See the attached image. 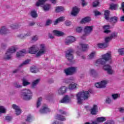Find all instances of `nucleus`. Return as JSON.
I'll return each instance as SVG.
<instances>
[{"instance_id": "nucleus-60", "label": "nucleus", "mask_w": 124, "mask_h": 124, "mask_svg": "<svg viewBox=\"0 0 124 124\" xmlns=\"http://www.w3.org/2000/svg\"><path fill=\"white\" fill-rule=\"evenodd\" d=\"M95 16H98V15H100V13L97 11H95L94 12Z\"/></svg>"}, {"instance_id": "nucleus-59", "label": "nucleus", "mask_w": 124, "mask_h": 124, "mask_svg": "<svg viewBox=\"0 0 124 124\" xmlns=\"http://www.w3.org/2000/svg\"><path fill=\"white\" fill-rule=\"evenodd\" d=\"M114 122L113 121H107L104 124H113Z\"/></svg>"}, {"instance_id": "nucleus-19", "label": "nucleus", "mask_w": 124, "mask_h": 124, "mask_svg": "<svg viewBox=\"0 0 124 124\" xmlns=\"http://www.w3.org/2000/svg\"><path fill=\"white\" fill-rule=\"evenodd\" d=\"M97 46L98 48H100L101 49H104V48H107V47L109 46V44L105 43H98L97 44Z\"/></svg>"}, {"instance_id": "nucleus-10", "label": "nucleus", "mask_w": 124, "mask_h": 124, "mask_svg": "<svg viewBox=\"0 0 124 124\" xmlns=\"http://www.w3.org/2000/svg\"><path fill=\"white\" fill-rule=\"evenodd\" d=\"M103 69L105 71H107V73L109 74V75H112L114 73V70H112V66L109 64L104 65Z\"/></svg>"}, {"instance_id": "nucleus-17", "label": "nucleus", "mask_w": 124, "mask_h": 124, "mask_svg": "<svg viewBox=\"0 0 124 124\" xmlns=\"http://www.w3.org/2000/svg\"><path fill=\"white\" fill-rule=\"evenodd\" d=\"M40 112L42 113H49V112H51V109L48 108L47 106H45L42 107L41 109H40Z\"/></svg>"}, {"instance_id": "nucleus-40", "label": "nucleus", "mask_w": 124, "mask_h": 124, "mask_svg": "<svg viewBox=\"0 0 124 124\" xmlns=\"http://www.w3.org/2000/svg\"><path fill=\"white\" fill-rule=\"evenodd\" d=\"M111 40L112 38L110 36L106 37L105 38V43H107L108 44V43H109V42H110V41H111Z\"/></svg>"}, {"instance_id": "nucleus-51", "label": "nucleus", "mask_w": 124, "mask_h": 124, "mask_svg": "<svg viewBox=\"0 0 124 124\" xmlns=\"http://www.w3.org/2000/svg\"><path fill=\"white\" fill-rule=\"evenodd\" d=\"M31 40L32 41H37L38 40V36H33L31 38Z\"/></svg>"}, {"instance_id": "nucleus-22", "label": "nucleus", "mask_w": 124, "mask_h": 124, "mask_svg": "<svg viewBox=\"0 0 124 124\" xmlns=\"http://www.w3.org/2000/svg\"><path fill=\"white\" fill-rule=\"evenodd\" d=\"M91 112L92 115H95L97 113V105H94L93 108L91 109Z\"/></svg>"}, {"instance_id": "nucleus-49", "label": "nucleus", "mask_w": 124, "mask_h": 124, "mask_svg": "<svg viewBox=\"0 0 124 124\" xmlns=\"http://www.w3.org/2000/svg\"><path fill=\"white\" fill-rule=\"evenodd\" d=\"M106 103H107V104H110V103H111V102H112V100H111V99L108 97L105 101Z\"/></svg>"}, {"instance_id": "nucleus-20", "label": "nucleus", "mask_w": 124, "mask_h": 124, "mask_svg": "<svg viewBox=\"0 0 124 124\" xmlns=\"http://www.w3.org/2000/svg\"><path fill=\"white\" fill-rule=\"evenodd\" d=\"M66 93V87L65 86L61 87L58 90V93L59 94H63V93Z\"/></svg>"}, {"instance_id": "nucleus-35", "label": "nucleus", "mask_w": 124, "mask_h": 124, "mask_svg": "<svg viewBox=\"0 0 124 124\" xmlns=\"http://www.w3.org/2000/svg\"><path fill=\"white\" fill-rule=\"evenodd\" d=\"M51 8V5L46 4L43 6V9L45 11H48Z\"/></svg>"}, {"instance_id": "nucleus-38", "label": "nucleus", "mask_w": 124, "mask_h": 124, "mask_svg": "<svg viewBox=\"0 0 124 124\" xmlns=\"http://www.w3.org/2000/svg\"><path fill=\"white\" fill-rule=\"evenodd\" d=\"M105 121H106V118L105 117H98L97 118V122L99 123H102L105 122Z\"/></svg>"}, {"instance_id": "nucleus-23", "label": "nucleus", "mask_w": 124, "mask_h": 124, "mask_svg": "<svg viewBox=\"0 0 124 124\" xmlns=\"http://www.w3.org/2000/svg\"><path fill=\"white\" fill-rule=\"evenodd\" d=\"M80 47H81L82 50L83 51H87L89 48V46L86 45L83 43H80L79 44Z\"/></svg>"}, {"instance_id": "nucleus-8", "label": "nucleus", "mask_w": 124, "mask_h": 124, "mask_svg": "<svg viewBox=\"0 0 124 124\" xmlns=\"http://www.w3.org/2000/svg\"><path fill=\"white\" fill-rule=\"evenodd\" d=\"M93 31V26H86L84 28V34L83 35V36L81 37V38L82 39H85V36H88L91 32H92V31Z\"/></svg>"}, {"instance_id": "nucleus-14", "label": "nucleus", "mask_w": 124, "mask_h": 124, "mask_svg": "<svg viewBox=\"0 0 124 124\" xmlns=\"http://www.w3.org/2000/svg\"><path fill=\"white\" fill-rule=\"evenodd\" d=\"M75 41H76L75 37L73 36H69L66 38L65 43L66 45H68L69 44H70V43H72Z\"/></svg>"}, {"instance_id": "nucleus-63", "label": "nucleus", "mask_w": 124, "mask_h": 124, "mask_svg": "<svg viewBox=\"0 0 124 124\" xmlns=\"http://www.w3.org/2000/svg\"><path fill=\"white\" fill-rule=\"evenodd\" d=\"M119 111L121 112V113H124V108H119Z\"/></svg>"}, {"instance_id": "nucleus-13", "label": "nucleus", "mask_w": 124, "mask_h": 124, "mask_svg": "<svg viewBox=\"0 0 124 124\" xmlns=\"http://www.w3.org/2000/svg\"><path fill=\"white\" fill-rule=\"evenodd\" d=\"M59 111L60 113H62V115H57L56 117V118L57 120H59V121H62V122H64V121H65V117L63 116V115L65 114V112L62 111V110H60Z\"/></svg>"}, {"instance_id": "nucleus-4", "label": "nucleus", "mask_w": 124, "mask_h": 124, "mask_svg": "<svg viewBox=\"0 0 124 124\" xmlns=\"http://www.w3.org/2000/svg\"><path fill=\"white\" fill-rule=\"evenodd\" d=\"M20 96L24 100H30L32 98V92L29 89L22 90L20 92Z\"/></svg>"}, {"instance_id": "nucleus-33", "label": "nucleus", "mask_w": 124, "mask_h": 124, "mask_svg": "<svg viewBox=\"0 0 124 124\" xmlns=\"http://www.w3.org/2000/svg\"><path fill=\"white\" fill-rule=\"evenodd\" d=\"M31 35V33H28L27 34H20L18 35L19 37L21 39H25L27 36H30Z\"/></svg>"}, {"instance_id": "nucleus-9", "label": "nucleus", "mask_w": 124, "mask_h": 124, "mask_svg": "<svg viewBox=\"0 0 124 124\" xmlns=\"http://www.w3.org/2000/svg\"><path fill=\"white\" fill-rule=\"evenodd\" d=\"M74 98V95L72 94L70 96L67 95H65L64 97L60 101L61 103H69L71 102V98Z\"/></svg>"}, {"instance_id": "nucleus-41", "label": "nucleus", "mask_w": 124, "mask_h": 124, "mask_svg": "<svg viewBox=\"0 0 124 124\" xmlns=\"http://www.w3.org/2000/svg\"><path fill=\"white\" fill-rule=\"evenodd\" d=\"M118 6L117 4H112L110 5V9L112 10H116Z\"/></svg>"}, {"instance_id": "nucleus-24", "label": "nucleus", "mask_w": 124, "mask_h": 124, "mask_svg": "<svg viewBox=\"0 0 124 124\" xmlns=\"http://www.w3.org/2000/svg\"><path fill=\"white\" fill-rule=\"evenodd\" d=\"M103 29L104 30V32L105 33H109V32H110L111 31H110L109 29H110V25H106L103 26Z\"/></svg>"}, {"instance_id": "nucleus-58", "label": "nucleus", "mask_w": 124, "mask_h": 124, "mask_svg": "<svg viewBox=\"0 0 124 124\" xmlns=\"http://www.w3.org/2000/svg\"><path fill=\"white\" fill-rule=\"evenodd\" d=\"M31 116L29 115V116L27 117V120H26V122H30V121H31Z\"/></svg>"}, {"instance_id": "nucleus-2", "label": "nucleus", "mask_w": 124, "mask_h": 124, "mask_svg": "<svg viewBox=\"0 0 124 124\" xmlns=\"http://www.w3.org/2000/svg\"><path fill=\"white\" fill-rule=\"evenodd\" d=\"M102 58L96 60L94 62V65L98 66L100 64L103 65L106 63V62L112 60V52L108 51L107 53L101 56Z\"/></svg>"}, {"instance_id": "nucleus-64", "label": "nucleus", "mask_w": 124, "mask_h": 124, "mask_svg": "<svg viewBox=\"0 0 124 124\" xmlns=\"http://www.w3.org/2000/svg\"><path fill=\"white\" fill-rule=\"evenodd\" d=\"M122 9L124 13V2L122 3Z\"/></svg>"}, {"instance_id": "nucleus-52", "label": "nucleus", "mask_w": 124, "mask_h": 124, "mask_svg": "<svg viewBox=\"0 0 124 124\" xmlns=\"http://www.w3.org/2000/svg\"><path fill=\"white\" fill-rule=\"evenodd\" d=\"M14 86L15 87V88H22V85L18 83H15L14 84Z\"/></svg>"}, {"instance_id": "nucleus-16", "label": "nucleus", "mask_w": 124, "mask_h": 124, "mask_svg": "<svg viewBox=\"0 0 124 124\" xmlns=\"http://www.w3.org/2000/svg\"><path fill=\"white\" fill-rule=\"evenodd\" d=\"M9 32V31L7 29V28L5 26H2L0 28V34H1L2 35L3 34H7Z\"/></svg>"}, {"instance_id": "nucleus-42", "label": "nucleus", "mask_w": 124, "mask_h": 124, "mask_svg": "<svg viewBox=\"0 0 124 124\" xmlns=\"http://www.w3.org/2000/svg\"><path fill=\"white\" fill-rule=\"evenodd\" d=\"M111 96L114 100H116L117 98L120 97V94H113L111 95Z\"/></svg>"}, {"instance_id": "nucleus-12", "label": "nucleus", "mask_w": 124, "mask_h": 124, "mask_svg": "<svg viewBox=\"0 0 124 124\" xmlns=\"http://www.w3.org/2000/svg\"><path fill=\"white\" fill-rule=\"evenodd\" d=\"M73 50L70 49L66 52V58L69 61H72L73 60Z\"/></svg>"}, {"instance_id": "nucleus-44", "label": "nucleus", "mask_w": 124, "mask_h": 124, "mask_svg": "<svg viewBox=\"0 0 124 124\" xmlns=\"http://www.w3.org/2000/svg\"><path fill=\"white\" fill-rule=\"evenodd\" d=\"M99 4V1L98 0H95V1L93 3V7H96Z\"/></svg>"}, {"instance_id": "nucleus-34", "label": "nucleus", "mask_w": 124, "mask_h": 124, "mask_svg": "<svg viewBox=\"0 0 124 124\" xmlns=\"http://www.w3.org/2000/svg\"><path fill=\"white\" fill-rule=\"evenodd\" d=\"M77 88V84L73 83L69 85V90H74V89H76Z\"/></svg>"}, {"instance_id": "nucleus-28", "label": "nucleus", "mask_w": 124, "mask_h": 124, "mask_svg": "<svg viewBox=\"0 0 124 124\" xmlns=\"http://www.w3.org/2000/svg\"><path fill=\"white\" fill-rule=\"evenodd\" d=\"M91 19L90 17H86L81 20L80 21L81 24H86V23H88V22H90Z\"/></svg>"}, {"instance_id": "nucleus-21", "label": "nucleus", "mask_w": 124, "mask_h": 124, "mask_svg": "<svg viewBox=\"0 0 124 124\" xmlns=\"http://www.w3.org/2000/svg\"><path fill=\"white\" fill-rule=\"evenodd\" d=\"M79 11H80V9H78V7H74L73 8L72 11L71 12V14L72 15H73V16H76V15H77V14L79 13Z\"/></svg>"}, {"instance_id": "nucleus-15", "label": "nucleus", "mask_w": 124, "mask_h": 124, "mask_svg": "<svg viewBox=\"0 0 124 124\" xmlns=\"http://www.w3.org/2000/svg\"><path fill=\"white\" fill-rule=\"evenodd\" d=\"M12 107L13 109L15 110L16 114V115H17V116H18V115H20L21 113H22V110H21V108H20V107H19L17 105L13 104Z\"/></svg>"}, {"instance_id": "nucleus-53", "label": "nucleus", "mask_w": 124, "mask_h": 124, "mask_svg": "<svg viewBox=\"0 0 124 124\" xmlns=\"http://www.w3.org/2000/svg\"><path fill=\"white\" fill-rule=\"evenodd\" d=\"M111 39H113V38H115V37H117V33H112L110 36H109Z\"/></svg>"}, {"instance_id": "nucleus-62", "label": "nucleus", "mask_w": 124, "mask_h": 124, "mask_svg": "<svg viewBox=\"0 0 124 124\" xmlns=\"http://www.w3.org/2000/svg\"><path fill=\"white\" fill-rule=\"evenodd\" d=\"M11 119H12L11 117L10 116L6 117V121H8V122L11 121Z\"/></svg>"}, {"instance_id": "nucleus-5", "label": "nucleus", "mask_w": 124, "mask_h": 124, "mask_svg": "<svg viewBox=\"0 0 124 124\" xmlns=\"http://www.w3.org/2000/svg\"><path fill=\"white\" fill-rule=\"evenodd\" d=\"M17 51V46H12L9 47L4 56V60H10L11 55Z\"/></svg>"}, {"instance_id": "nucleus-50", "label": "nucleus", "mask_w": 124, "mask_h": 124, "mask_svg": "<svg viewBox=\"0 0 124 124\" xmlns=\"http://www.w3.org/2000/svg\"><path fill=\"white\" fill-rule=\"evenodd\" d=\"M82 31H83V28H82L81 27H78L77 28V29H76L77 32L80 33Z\"/></svg>"}, {"instance_id": "nucleus-27", "label": "nucleus", "mask_w": 124, "mask_h": 124, "mask_svg": "<svg viewBox=\"0 0 124 124\" xmlns=\"http://www.w3.org/2000/svg\"><path fill=\"white\" fill-rule=\"evenodd\" d=\"M64 20H65V17H64V16H61L54 22V25H57V24H59L60 22H62L63 21H64Z\"/></svg>"}, {"instance_id": "nucleus-47", "label": "nucleus", "mask_w": 124, "mask_h": 124, "mask_svg": "<svg viewBox=\"0 0 124 124\" xmlns=\"http://www.w3.org/2000/svg\"><path fill=\"white\" fill-rule=\"evenodd\" d=\"M96 73V71L93 69H91L89 71V74L90 75H93V74H95Z\"/></svg>"}, {"instance_id": "nucleus-46", "label": "nucleus", "mask_w": 124, "mask_h": 124, "mask_svg": "<svg viewBox=\"0 0 124 124\" xmlns=\"http://www.w3.org/2000/svg\"><path fill=\"white\" fill-rule=\"evenodd\" d=\"M31 71L32 73H36L38 71L36 68H35V67H32L31 68Z\"/></svg>"}, {"instance_id": "nucleus-57", "label": "nucleus", "mask_w": 124, "mask_h": 124, "mask_svg": "<svg viewBox=\"0 0 124 124\" xmlns=\"http://www.w3.org/2000/svg\"><path fill=\"white\" fill-rule=\"evenodd\" d=\"M82 2V6H85L87 5V3L86 2V0H81Z\"/></svg>"}, {"instance_id": "nucleus-3", "label": "nucleus", "mask_w": 124, "mask_h": 124, "mask_svg": "<svg viewBox=\"0 0 124 124\" xmlns=\"http://www.w3.org/2000/svg\"><path fill=\"white\" fill-rule=\"evenodd\" d=\"M76 96L78 104H82L83 99L82 98L84 99V100L88 99L90 97V92L87 91L80 92L77 94Z\"/></svg>"}, {"instance_id": "nucleus-54", "label": "nucleus", "mask_w": 124, "mask_h": 124, "mask_svg": "<svg viewBox=\"0 0 124 124\" xmlns=\"http://www.w3.org/2000/svg\"><path fill=\"white\" fill-rule=\"evenodd\" d=\"M51 24H52V20L48 19L46 22V26H49V25H51Z\"/></svg>"}, {"instance_id": "nucleus-30", "label": "nucleus", "mask_w": 124, "mask_h": 124, "mask_svg": "<svg viewBox=\"0 0 124 124\" xmlns=\"http://www.w3.org/2000/svg\"><path fill=\"white\" fill-rule=\"evenodd\" d=\"M5 113H6V108L3 106H0V117L1 116V114Z\"/></svg>"}, {"instance_id": "nucleus-29", "label": "nucleus", "mask_w": 124, "mask_h": 124, "mask_svg": "<svg viewBox=\"0 0 124 124\" xmlns=\"http://www.w3.org/2000/svg\"><path fill=\"white\" fill-rule=\"evenodd\" d=\"M101 85V88L103 89V88H105L106 87V85L108 84V81L106 80H104L100 82Z\"/></svg>"}, {"instance_id": "nucleus-37", "label": "nucleus", "mask_w": 124, "mask_h": 124, "mask_svg": "<svg viewBox=\"0 0 124 124\" xmlns=\"http://www.w3.org/2000/svg\"><path fill=\"white\" fill-rule=\"evenodd\" d=\"M30 62H31V60H30V59L25 60L22 63H21L19 65V67H22V66H23V65H26L27 64H29V63H30Z\"/></svg>"}, {"instance_id": "nucleus-25", "label": "nucleus", "mask_w": 124, "mask_h": 124, "mask_svg": "<svg viewBox=\"0 0 124 124\" xmlns=\"http://www.w3.org/2000/svg\"><path fill=\"white\" fill-rule=\"evenodd\" d=\"M96 55V52L93 51L89 55H88L87 58L88 60H93V59L94 58Z\"/></svg>"}, {"instance_id": "nucleus-1", "label": "nucleus", "mask_w": 124, "mask_h": 124, "mask_svg": "<svg viewBox=\"0 0 124 124\" xmlns=\"http://www.w3.org/2000/svg\"><path fill=\"white\" fill-rule=\"evenodd\" d=\"M37 45H35L32 46L29 49V53L32 55L35 54L37 58L41 57L42 55H44L46 53V46L44 44H42L39 45V50L36 49Z\"/></svg>"}, {"instance_id": "nucleus-36", "label": "nucleus", "mask_w": 124, "mask_h": 124, "mask_svg": "<svg viewBox=\"0 0 124 124\" xmlns=\"http://www.w3.org/2000/svg\"><path fill=\"white\" fill-rule=\"evenodd\" d=\"M30 84H31V83L30 82H29L27 79L23 78V85L24 87L28 86V85H30Z\"/></svg>"}, {"instance_id": "nucleus-55", "label": "nucleus", "mask_w": 124, "mask_h": 124, "mask_svg": "<svg viewBox=\"0 0 124 124\" xmlns=\"http://www.w3.org/2000/svg\"><path fill=\"white\" fill-rule=\"evenodd\" d=\"M65 26H67V27H69L70 26V25H71V22L70 21H66L65 22Z\"/></svg>"}, {"instance_id": "nucleus-6", "label": "nucleus", "mask_w": 124, "mask_h": 124, "mask_svg": "<svg viewBox=\"0 0 124 124\" xmlns=\"http://www.w3.org/2000/svg\"><path fill=\"white\" fill-rule=\"evenodd\" d=\"M109 15H110V11L108 10H106L105 11L104 16L106 20L108 21L110 20V22H113V23H116L118 22V17L116 16H114L111 18H109Z\"/></svg>"}, {"instance_id": "nucleus-48", "label": "nucleus", "mask_w": 124, "mask_h": 124, "mask_svg": "<svg viewBox=\"0 0 124 124\" xmlns=\"http://www.w3.org/2000/svg\"><path fill=\"white\" fill-rule=\"evenodd\" d=\"M10 27L12 30H16V29H18V25L17 24H12Z\"/></svg>"}, {"instance_id": "nucleus-56", "label": "nucleus", "mask_w": 124, "mask_h": 124, "mask_svg": "<svg viewBox=\"0 0 124 124\" xmlns=\"http://www.w3.org/2000/svg\"><path fill=\"white\" fill-rule=\"evenodd\" d=\"M95 86L96 88H101V86L100 85V82H97L95 84Z\"/></svg>"}, {"instance_id": "nucleus-61", "label": "nucleus", "mask_w": 124, "mask_h": 124, "mask_svg": "<svg viewBox=\"0 0 124 124\" xmlns=\"http://www.w3.org/2000/svg\"><path fill=\"white\" fill-rule=\"evenodd\" d=\"M7 46V44H6L3 43V44H1V47L2 48H5V47H6Z\"/></svg>"}, {"instance_id": "nucleus-26", "label": "nucleus", "mask_w": 124, "mask_h": 124, "mask_svg": "<svg viewBox=\"0 0 124 124\" xmlns=\"http://www.w3.org/2000/svg\"><path fill=\"white\" fill-rule=\"evenodd\" d=\"M62 11H64V8L62 6H57L55 8V12L57 13L60 12H62Z\"/></svg>"}, {"instance_id": "nucleus-11", "label": "nucleus", "mask_w": 124, "mask_h": 124, "mask_svg": "<svg viewBox=\"0 0 124 124\" xmlns=\"http://www.w3.org/2000/svg\"><path fill=\"white\" fill-rule=\"evenodd\" d=\"M52 3L54 4L57 3V0H49ZM47 1V0H38V1L36 3V6H40V5H42L44 4L45 2Z\"/></svg>"}, {"instance_id": "nucleus-39", "label": "nucleus", "mask_w": 124, "mask_h": 124, "mask_svg": "<svg viewBox=\"0 0 124 124\" xmlns=\"http://www.w3.org/2000/svg\"><path fill=\"white\" fill-rule=\"evenodd\" d=\"M31 16L32 18H36L37 17V14L36 13V11H32L31 12Z\"/></svg>"}, {"instance_id": "nucleus-31", "label": "nucleus", "mask_w": 124, "mask_h": 124, "mask_svg": "<svg viewBox=\"0 0 124 124\" xmlns=\"http://www.w3.org/2000/svg\"><path fill=\"white\" fill-rule=\"evenodd\" d=\"M53 33H54V34H55V35H57V36H62V35L63 34V32H62V31L57 30H54Z\"/></svg>"}, {"instance_id": "nucleus-45", "label": "nucleus", "mask_w": 124, "mask_h": 124, "mask_svg": "<svg viewBox=\"0 0 124 124\" xmlns=\"http://www.w3.org/2000/svg\"><path fill=\"white\" fill-rule=\"evenodd\" d=\"M118 53H119V55H122L124 56V48H120L119 49H118Z\"/></svg>"}, {"instance_id": "nucleus-18", "label": "nucleus", "mask_w": 124, "mask_h": 124, "mask_svg": "<svg viewBox=\"0 0 124 124\" xmlns=\"http://www.w3.org/2000/svg\"><path fill=\"white\" fill-rule=\"evenodd\" d=\"M27 53L28 51H27V50L22 49L17 52L16 57L17 58H20V57H23V56H25V55H26V54H27Z\"/></svg>"}, {"instance_id": "nucleus-7", "label": "nucleus", "mask_w": 124, "mask_h": 124, "mask_svg": "<svg viewBox=\"0 0 124 124\" xmlns=\"http://www.w3.org/2000/svg\"><path fill=\"white\" fill-rule=\"evenodd\" d=\"M64 73L66 75H72L77 71L76 67H71L64 70Z\"/></svg>"}, {"instance_id": "nucleus-43", "label": "nucleus", "mask_w": 124, "mask_h": 124, "mask_svg": "<svg viewBox=\"0 0 124 124\" xmlns=\"http://www.w3.org/2000/svg\"><path fill=\"white\" fill-rule=\"evenodd\" d=\"M39 83V79H36V80H34L32 83V88H34L36 85H37Z\"/></svg>"}, {"instance_id": "nucleus-32", "label": "nucleus", "mask_w": 124, "mask_h": 124, "mask_svg": "<svg viewBox=\"0 0 124 124\" xmlns=\"http://www.w3.org/2000/svg\"><path fill=\"white\" fill-rule=\"evenodd\" d=\"M41 101H42V97H40L38 98V100L36 102V107L37 108H39V107H40V105H41Z\"/></svg>"}]
</instances>
